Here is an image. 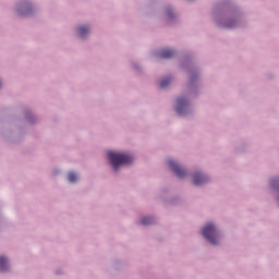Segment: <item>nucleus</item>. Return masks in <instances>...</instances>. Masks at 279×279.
I'll return each mask as SVG.
<instances>
[{"label": "nucleus", "mask_w": 279, "mask_h": 279, "mask_svg": "<svg viewBox=\"0 0 279 279\" xmlns=\"http://www.w3.org/2000/svg\"><path fill=\"white\" fill-rule=\"evenodd\" d=\"M89 32L88 27L86 26H81L78 28V36H81V38H84V36H86V34Z\"/></svg>", "instance_id": "nucleus-9"}, {"label": "nucleus", "mask_w": 279, "mask_h": 279, "mask_svg": "<svg viewBox=\"0 0 279 279\" xmlns=\"http://www.w3.org/2000/svg\"><path fill=\"white\" fill-rule=\"evenodd\" d=\"M234 24H227V27H233Z\"/></svg>", "instance_id": "nucleus-12"}, {"label": "nucleus", "mask_w": 279, "mask_h": 279, "mask_svg": "<svg viewBox=\"0 0 279 279\" xmlns=\"http://www.w3.org/2000/svg\"><path fill=\"white\" fill-rule=\"evenodd\" d=\"M208 182V177L202 174V173H195L194 174V184L195 186H199L201 184H206Z\"/></svg>", "instance_id": "nucleus-5"}, {"label": "nucleus", "mask_w": 279, "mask_h": 279, "mask_svg": "<svg viewBox=\"0 0 279 279\" xmlns=\"http://www.w3.org/2000/svg\"><path fill=\"white\" fill-rule=\"evenodd\" d=\"M142 226H151L154 223V218L151 217H144L141 220Z\"/></svg>", "instance_id": "nucleus-8"}, {"label": "nucleus", "mask_w": 279, "mask_h": 279, "mask_svg": "<svg viewBox=\"0 0 279 279\" xmlns=\"http://www.w3.org/2000/svg\"><path fill=\"white\" fill-rule=\"evenodd\" d=\"M189 110V101L184 98H178L177 99V113L178 114H186V111Z\"/></svg>", "instance_id": "nucleus-4"}, {"label": "nucleus", "mask_w": 279, "mask_h": 279, "mask_svg": "<svg viewBox=\"0 0 279 279\" xmlns=\"http://www.w3.org/2000/svg\"><path fill=\"white\" fill-rule=\"evenodd\" d=\"M0 271H8V258L0 256Z\"/></svg>", "instance_id": "nucleus-7"}, {"label": "nucleus", "mask_w": 279, "mask_h": 279, "mask_svg": "<svg viewBox=\"0 0 279 279\" xmlns=\"http://www.w3.org/2000/svg\"><path fill=\"white\" fill-rule=\"evenodd\" d=\"M173 56H175V52L169 49L161 50L158 54V57L163 60H169V58H173Z\"/></svg>", "instance_id": "nucleus-6"}, {"label": "nucleus", "mask_w": 279, "mask_h": 279, "mask_svg": "<svg viewBox=\"0 0 279 279\" xmlns=\"http://www.w3.org/2000/svg\"><path fill=\"white\" fill-rule=\"evenodd\" d=\"M68 180L69 182H77V174H75V172H70L68 174Z\"/></svg>", "instance_id": "nucleus-11"}, {"label": "nucleus", "mask_w": 279, "mask_h": 279, "mask_svg": "<svg viewBox=\"0 0 279 279\" xmlns=\"http://www.w3.org/2000/svg\"><path fill=\"white\" fill-rule=\"evenodd\" d=\"M108 158L114 171H119V167H121V165H130L132 163V160H134V158L130 155L116 151H109Z\"/></svg>", "instance_id": "nucleus-1"}, {"label": "nucleus", "mask_w": 279, "mask_h": 279, "mask_svg": "<svg viewBox=\"0 0 279 279\" xmlns=\"http://www.w3.org/2000/svg\"><path fill=\"white\" fill-rule=\"evenodd\" d=\"M168 166L170 167L171 171L178 175V178H184L186 175V171L178 165V162L173 161V159L168 160Z\"/></svg>", "instance_id": "nucleus-3"}, {"label": "nucleus", "mask_w": 279, "mask_h": 279, "mask_svg": "<svg viewBox=\"0 0 279 279\" xmlns=\"http://www.w3.org/2000/svg\"><path fill=\"white\" fill-rule=\"evenodd\" d=\"M202 234L211 245H217V229L215 228V225L207 223L203 228Z\"/></svg>", "instance_id": "nucleus-2"}, {"label": "nucleus", "mask_w": 279, "mask_h": 279, "mask_svg": "<svg viewBox=\"0 0 279 279\" xmlns=\"http://www.w3.org/2000/svg\"><path fill=\"white\" fill-rule=\"evenodd\" d=\"M0 86H1V83H0Z\"/></svg>", "instance_id": "nucleus-14"}, {"label": "nucleus", "mask_w": 279, "mask_h": 279, "mask_svg": "<svg viewBox=\"0 0 279 279\" xmlns=\"http://www.w3.org/2000/svg\"><path fill=\"white\" fill-rule=\"evenodd\" d=\"M169 84H171V78H170V77L163 78V80L160 82V88H167V86H169Z\"/></svg>", "instance_id": "nucleus-10"}, {"label": "nucleus", "mask_w": 279, "mask_h": 279, "mask_svg": "<svg viewBox=\"0 0 279 279\" xmlns=\"http://www.w3.org/2000/svg\"><path fill=\"white\" fill-rule=\"evenodd\" d=\"M168 16H171V11H168Z\"/></svg>", "instance_id": "nucleus-13"}]
</instances>
